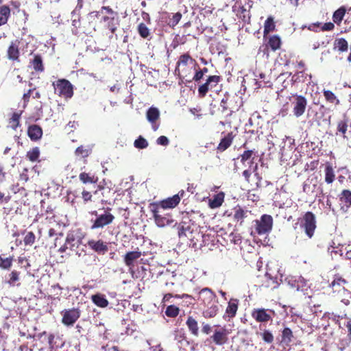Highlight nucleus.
Masks as SVG:
<instances>
[{
	"label": "nucleus",
	"mask_w": 351,
	"mask_h": 351,
	"mask_svg": "<svg viewBox=\"0 0 351 351\" xmlns=\"http://www.w3.org/2000/svg\"><path fill=\"white\" fill-rule=\"evenodd\" d=\"M197 300L206 309L202 315L205 318L215 317L219 312V301L216 293L210 288L205 287L198 292Z\"/></svg>",
	"instance_id": "nucleus-1"
},
{
	"label": "nucleus",
	"mask_w": 351,
	"mask_h": 351,
	"mask_svg": "<svg viewBox=\"0 0 351 351\" xmlns=\"http://www.w3.org/2000/svg\"><path fill=\"white\" fill-rule=\"evenodd\" d=\"M91 14H95L97 17L101 14V21L105 23L106 27L112 34H114L120 25L118 13L114 12L110 6H103L99 11Z\"/></svg>",
	"instance_id": "nucleus-2"
},
{
	"label": "nucleus",
	"mask_w": 351,
	"mask_h": 351,
	"mask_svg": "<svg viewBox=\"0 0 351 351\" xmlns=\"http://www.w3.org/2000/svg\"><path fill=\"white\" fill-rule=\"evenodd\" d=\"M111 208H107L104 212V213L99 214L97 210H93L90 212L91 215H94L95 219H92L90 220L91 226L90 229L98 230L103 229L106 226H108L112 224L115 219V217L113 214L111 213Z\"/></svg>",
	"instance_id": "nucleus-3"
},
{
	"label": "nucleus",
	"mask_w": 351,
	"mask_h": 351,
	"mask_svg": "<svg viewBox=\"0 0 351 351\" xmlns=\"http://www.w3.org/2000/svg\"><path fill=\"white\" fill-rule=\"evenodd\" d=\"M54 93L65 100L71 99L74 95L73 85L66 79H58L53 82Z\"/></svg>",
	"instance_id": "nucleus-4"
},
{
	"label": "nucleus",
	"mask_w": 351,
	"mask_h": 351,
	"mask_svg": "<svg viewBox=\"0 0 351 351\" xmlns=\"http://www.w3.org/2000/svg\"><path fill=\"white\" fill-rule=\"evenodd\" d=\"M300 227L304 230L306 236L311 239L317 227L315 215L311 211L306 212L301 219Z\"/></svg>",
	"instance_id": "nucleus-5"
},
{
	"label": "nucleus",
	"mask_w": 351,
	"mask_h": 351,
	"mask_svg": "<svg viewBox=\"0 0 351 351\" xmlns=\"http://www.w3.org/2000/svg\"><path fill=\"white\" fill-rule=\"evenodd\" d=\"M254 222L256 232L259 235L267 234L272 230L273 218L269 215L264 214L260 219H256Z\"/></svg>",
	"instance_id": "nucleus-6"
},
{
	"label": "nucleus",
	"mask_w": 351,
	"mask_h": 351,
	"mask_svg": "<svg viewBox=\"0 0 351 351\" xmlns=\"http://www.w3.org/2000/svg\"><path fill=\"white\" fill-rule=\"evenodd\" d=\"M221 80L222 78L220 75H215L208 76L206 82L198 88L197 91L199 97L201 98L205 97L208 92L217 87Z\"/></svg>",
	"instance_id": "nucleus-7"
},
{
	"label": "nucleus",
	"mask_w": 351,
	"mask_h": 351,
	"mask_svg": "<svg viewBox=\"0 0 351 351\" xmlns=\"http://www.w3.org/2000/svg\"><path fill=\"white\" fill-rule=\"evenodd\" d=\"M62 323L66 326H73L81 316L79 308L64 309L61 311Z\"/></svg>",
	"instance_id": "nucleus-8"
},
{
	"label": "nucleus",
	"mask_w": 351,
	"mask_h": 351,
	"mask_svg": "<svg viewBox=\"0 0 351 351\" xmlns=\"http://www.w3.org/2000/svg\"><path fill=\"white\" fill-rule=\"evenodd\" d=\"M293 113L296 117H300L305 112L307 106L306 98L301 95H293Z\"/></svg>",
	"instance_id": "nucleus-9"
},
{
	"label": "nucleus",
	"mask_w": 351,
	"mask_h": 351,
	"mask_svg": "<svg viewBox=\"0 0 351 351\" xmlns=\"http://www.w3.org/2000/svg\"><path fill=\"white\" fill-rule=\"evenodd\" d=\"M271 313L274 314L273 310L264 308H255L252 311L251 316L257 322L267 323L272 320Z\"/></svg>",
	"instance_id": "nucleus-10"
},
{
	"label": "nucleus",
	"mask_w": 351,
	"mask_h": 351,
	"mask_svg": "<svg viewBox=\"0 0 351 351\" xmlns=\"http://www.w3.org/2000/svg\"><path fill=\"white\" fill-rule=\"evenodd\" d=\"M151 212L153 214L156 224L160 228H163L166 226L171 225L174 220L172 218V215L167 213L164 215H161V210L155 208H149Z\"/></svg>",
	"instance_id": "nucleus-11"
},
{
	"label": "nucleus",
	"mask_w": 351,
	"mask_h": 351,
	"mask_svg": "<svg viewBox=\"0 0 351 351\" xmlns=\"http://www.w3.org/2000/svg\"><path fill=\"white\" fill-rule=\"evenodd\" d=\"M178 197L172 196L164 199L160 202H154L149 204V208H155L158 210L172 209L178 205Z\"/></svg>",
	"instance_id": "nucleus-12"
},
{
	"label": "nucleus",
	"mask_w": 351,
	"mask_h": 351,
	"mask_svg": "<svg viewBox=\"0 0 351 351\" xmlns=\"http://www.w3.org/2000/svg\"><path fill=\"white\" fill-rule=\"evenodd\" d=\"M87 243L91 250L99 254L104 255L108 251L107 243L101 239L97 241L91 239Z\"/></svg>",
	"instance_id": "nucleus-13"
},
{
	"label": "nucleus",
	"mask_w": 351,
	"mask_h": 351,
	"mask_svg": "<svg viewBox=\"0 0 351 351\" xmlns=\"http://www.w3.org/2000/svg\"><path fill=\"white\" fill-rule=\"evenodd\" d=\"M228 332L225 328L215 330L214 334L211 336V339L215 344L222 346L226 343L228 340Z\"/></svg>",
	"instance_id": "nucleus-14"
},
{
	"label": "nucleus",
	"mask_w": 351,
	"mask_h": 351,
	"mask_svg": "<svg viewBox=\"0 0 351 351\" xmlns=\"http://www.w3.org/2000/svg\"><path fill=\"white\" fill-rule=\"evenodd\" d=\"M348 284V282L339 274H337L334 277V280L330 284V287L333 292L340 293L341 291H347L346 286Z\"/></svg>",
	"instance_id": "nucleus-15"
},
{
	"label": "nucleus",
	"mask_w": 351,
	"mask_h": 351,
	"mask_svg": "<svg viewBox=\"0 0 351 351\" xmlns=\"http://www.w3.org/2000/svg\"><path fill=\"white\" fill-rule=\"evenodd\" d=\"M147 119L152 123V129L156 131L158 130L159 125L156 124V121L160 118V112L157 108L150 107L146 112Z\"/></svg>",
	"instance_id": "nucleus-16"
},
{
	"label": "nucleus",
	"mask_w": 351,
	"mask_h": 351,
	"mask_svg": "<svg viewBox=\"0 0 351 351\" xmlns=\"http://www.w3.org/2000/svg\"><path fill=\"white\" fill-rule=\"evenodd\" d=\"M250 211L244 210L241 206H237L234 208L233 220L240 226H242L244 220L247 218Z\"/></svg>",
	"instance_id": "nucleus-17"
},
{
	"label": "nucleus",
	"mask_w": 351,
	"mask_h": 351,
	"mask_svg": "<svg viewBox=\"0 0 351 351\" xmlns=\"http://www.w3.org/2000/svg\"><path fill=\"white\" fill-rule=\"evenodd\" d=\"M195 62V60L190 56L189 53H184L181 55L178 60L176 63V67L175 69V72L180 75V68H182V71L185 69V67L190 63Z\"/></svg>",
	"instance_id": "nucleus-18"
},
{
	"label": "nucleus",
	"mask_w": 351,
	"mask_h": 351,
	"mask_svg": "<svg viewBox=\"0 0 351 351\" xmlns=\"http://www.w3.org/2000/svg\"><path fill=\"white\" fill-rule=\"evenodd\" d=\"M27 132L30 140L34 142L41 139L43 134L42 128L36 124L29 125L27 128Z\"/></svg>",
	"instance_id": "nucleus-19"
},
{
	"label": "nucleus",
	"mask_w": 351,
	"mask_h": 351,
	"mask_svg": "<svg viewBox=\"0 0 351 351\" xmlns=\"http://www.w3.org/2000/svg\"><path fill=\"white\" fill-rule=\"evenodd\" d=\"M19 41L16 40L12 42L7 51L8 58L12 61L19 62Z\"/></svg>",
	"instance_id": "nucleus-20"
},
{
	"label": "nucleus",
	"mask_w": 351,
	"mask_h": 351,
	"mask_svg": "<svg viewBox=\"0 0 351 351\" xmlns=\"http://www.w3.org/2000/svg\"><path fill=\"white\" fill-rule=\"evenodd\" d=\"M235 135L232 132H228L226 135H225L220 141L217 147V152H223L228 148H229L234 138Z\"/></svg>",
	"instance_id": "nucleus-21"
},
{
	"label": "nucleus",
	"mask_w": 351,
	"mask_h": 351,
	"mask_svg": "<svg viewBox=\"0 0 351 351\" xmlns=\"http://www.w3.org/2000/svg\"><path fill=\"white\" fill-rule=\"evenodd\" d=\"M324 181L327 184H331L336 178L335 169L331 162H327L324 165Z\"/></svg>",
	"instance_id": "nucleus-22"
},
{
	"label": "nucleus",
	"mask_w": 351,
	"mask_h": 351,
	"mask_svg": "<svg viewBox=\"0 0 351 351\" xmlns=\"http://www.w3.org/2000/svg\"><path fill=\"white\" fill-rule=\"evenodd\" d=\"M21 272L17 270H12L7 276L5 282L10 287H20L21 283Z\"/></svg>",
	"instance_id": "nucleus-23"
},
{
	"label": "nucleus",
	"mask_w": 351,
	"mask_h": 351,
	"mask_svg": "<svg viewBox=\"0 0 351 351\" xmlns=\"http://www.w3.org/2000/svg\"><path fill=\"white\" fill-rule=\"evenodd\" d=\"M186 325L189 332L195 336L198 337L199 334L198 322L195 317L189 315L186 321Z\"/></svg>",
	"instance_id": "nucleus-24"
},
{
	"label": "nucleus",
	"mask_w": 351,
	"mask_h": 351,
	"mask_svg": "<svg viewBox=\"0 0 351 351\" xmlns=\"http://www.w3.org/2000/svg\"><path fill=\"white\" fill-rule=\"evenodd\" d=\"M289 75H291V82L293 85L298 83H304L308 77V80H311L312 78L311 74H308L304 71H298L293 75L290 73Z\"/></svg>",
	"instance_id": "nucleus-25"
},
{
	"label": "nucleus",
	"mask_w": 351,
	"mask_h": 351,
	"mask_svg": "<svg viewBox=\"0 0 351 351\" xmlns=\"http://www.w3.org/2000/svg\"><path fill=\"white\" fill-rule=\"evenodd\" d=\"M142 254L139 251H132L127 252L124 256L123 261L128 267L132 268L134 267V262L141 256Z\"/></svg>",
	"instance_id": "nucleus-26"
},
{
	"label": "nucleus",
	"mask_w": 351,
	"mask_h": 351,
	"mask_svg": "<svg viewBox=\"0 0 351 351\" xmlns=\"http://www.w3.org/2000/svg\"><path fill=\"white\" fill-rule=\"evenodd\" d=\"M348 48V43L344 38H336L333 42V50L339 53L347 52Z\"/></svg>",
	"instance_id": "nucleus-27"
},
{
	"label": "nucleus",
	"mask_w": 351,
	"mask_h": 351,
	"mask_svg": "<svg viewBox=\"0 0 351 351\" xmlns=\"http://www.w3.org/2000/svg\"><path fill=\"white\" fill-rule=\"evenodd\" d=\"M280 338L281 343L289 346L294 339V335L292 330L289 327H284L281 330Z\"/></svg>",
	"instance_id": "nucleus-28"
},
{
	"label": "nucleus",
	"mask_w": 351,
	"mask_h": 351,
	"mask_svg": "<svg viewBox=\"0 0 351 351\" xmlns=\"http://www.w3.org/2000/svg\"><path fill=\"white\" fill-rule=\"evenodd\" d=\"M239 306V300L231 298L228 302V306L226 309V313L230 318L235 317Z\"/></svg>",
	"instance_id": "nucleus-29"
},
{
	"label": "nucleus",
	"mask_w": 351,
	"mask_h": 351,
	"mask_svg": "<svg viewBox=\"0 0 351 351\" xmlns=\"http://www.w3.org/2000/svg\"><path fill=\"white\" fill-rule=\"evenodd\" d=\"M225 194L223 192H219L213 195L209 199V207L211 208H217L220 207L224 202Z\"/></svg>",
	"instance_id": "nucleus-30"
},
{
	"label": "nucleus",
	"mask_w": 351,
	"mask_h": 351,
	"mask_svg": "<svg viewBox=\"0 0 351 351\" xmlns=\"http://www.w3.org/2000/svg\"><path fill=\"white\" fill-rule=\"evenodd\" d=\"M11 15V10L8 5H0V26L4 25Z\"/></svg>",
	"instance_id": "nucleus-31"
},
{
	"label": "nucleus",
	"mask_w": 351,
	"mask_h": 351,
	"mask_svg": "<svg viewBox=\"0 0 351 351\" xmlns=\"http://www.w3.org/2000/svg\"><path fill=\"white\" fill-rule=\"evenodd\" d=\"M91 300L96 306L100 308H106L109 304L108 300L106 298L105 295L101 293L93 295Z\"/></svg>",
	"instance_id": "nucleus-32"
},
{
	"label": "nucleus",
	"mask_w": 351,
	"mask_h": 351,
	"mask_svg": "<svg viewBox=\"0 0 351 351\" xmlns=\"http://www.w3.org/2000/svg\"><path fill=\"white\" fill-rule=\"evenodd\" d=\"M92 153V147L89 145H80L75 151V155L79 158H86Z\"/></svg>",
	"instance_id": "nucleus-33"
},
{
	"label": "nucleus",
	"mask_w": 351,
	"mask_h": 351,
	"mask_svg": "<svg viewBox=\"0 0 351 351\" xmlns=\"http://www.w3.org/2000/svg\"><path fill=\"white\" fill-rule=\"evenodd\" d=\"M346 13L345 6H341L333 12L332 19V21L337 25H340Z\"/></svg>",
	"instance_id": "nucleus-34"
},
{
	"label": "nucleus",
	"mask_w": 351,
	"mask_h": 351,
	"mask_svg": "<svg viewBox=\"0 0 351 351\" xmlns=\"http://www.w3.org/2000/svg\"><path fill=\"white\" fill-rule=\"evenodd\" d=\"M281 39L278 35H273L269 37L267 47L271 48L274 51L279 49L281 47Z\"/></svg>",
	"instance_id": "nucleus-35"
},
{
	"label": "nucleus",
	"mask_w": 351,
	"mask_h": 351,
	"mask_svg": "<svg viewBox=\"0 0 351 351\" xmlns=\"http://www.w3.org/2000/svg\"><path fill=\"white\" fill-rule=\"evenodd\" d=\"M22 111L14 112L9 119L8 123L11 128L16 130L17 128L21 126L20 119Z\"/></svg>",
	"instance_id": "nucleus-36"
},
{
	"label": "nucleus",
	"mask_w": 351,
	"mask_h": 351,
	"mask_svg": "<svg viewBox=\"0 0 351 351\" xmlns=\"http://www.w3.org/2000/svg\"><path fill=\"white\" fill-rule=\"evenodd\" d=\"M182 298V299H187V302H189L190 304H194L193 302L195 300V298L189 294L184 293L182 295H173L172 293H166L164 295L162 302H168L171 298Z\"/></svg>",
	"instance_id": "nucleus-37"
},
{
	"label": "nucleus",
	"mask_w": 351,
	"mask_h": 351,
	"mask_svg": "<svg viewBox=\"0 0 351 351\" xmlns=\"http://www.w3.org/2000/svg\"><path fill=\"white\" fill-rule=\"evenodd\" d=\"M237 16L245 23H250L251 15L249 10H247L244 6L239 7Z\"/></svg>",
	"instance_id": "nucleus-38"
},
{
	"label": "nucleus",
	"mask_w": 351,
	"mask_h": 351,
	"mask_svg": "<svg viewBox=\"0 0 351 351\" xmlns=\"http://www.w3.org/2000/svg\"><path fill=\"white\" fill-rule=\"evenodd\" d=\"M257 334L259 335L263 341L267 344H271L274 341V336L268 329H264L262 332Z\"/></svg>",
	"instance_id": "nucleus-39"
},
{
	"label": "nucleus",
	"mask_w": 351,
	"mask_h": 351,
	"mask_svg": "<svg viewBox=\"0 0 351 351\" xmlns=\"http://www.w3.org/2000/svg\"><path fill=\"white\" fill-rule=\"evenodd\" d=\"M32 65L36 72H43L45 69L40 55H35L32 61Z\"/></svg>",
	"instance_id": "nucleus-40"
},
{
	"label": "nucleus",
	"mask_w": 351,
	"mask_h": 351,
	"mask_svg": "<svg viewBox=\"0 0 351 351\" xmlns=\"http://www.w3.org/2000/svg\"><path fill=\"white\" fill-rule=\"evenodd\" d=\"M276 25L274 21V19L271 16H269L264 23V31L263 36L265 38L267 35L275 29Z\"/></svg>",
	"instance_id": "nucleus-41"
},
{
	"label": "nucleus",
	"mask_w": 351,
	"mask_h": 351,
	"mask_svg": "<svg viewBox=\"0 0 351 351\" xmlns=\"http://www.w3.org/2000/svg\"><path fill=\"white\" fill-rule=\"evenodd\" d=\"M40 155V152L39 147H34L27 152L26 158L29 161L34 162L38 161Z\"/></svg>",
	"instance_id": "nucleus-42"
},
{
	"label": "nucleus",
	"mask_w": 351,
	"mask_h": 351,
	"mask_svg": "<svg viewBox=\"0 0 351 351\" xmlns=\"http://www.w3.org/2000/svg\"><path fill=\"white\" fill-rule=\"evenodd\" d=\"M79 179L84 184H92L95 183L97 181V178L94 175L86 172L80 173L79 175Z\"/></svg>",
	"instance_id": "nucleus-43"
},
{
	"label": "nucleus",
	"mask_w": 351,
	"mask_h": 351,
	"mask_svg": "<svg viewBox=\"0 0 351 351\" xmlns=\"http://www.w3.org/2000/svg\"><path fill=\"white\" fill-rule=\"evenodd\" d=\"M191 227L188 222L182 221L178 224L179 237H186L187 232H190Z\"/></svg>",
	"instance_id": "nucleus-44"
},
{
	"label": "nucleus",
	"mask_w": 351,
	"mask_h": 351,
	"mask_svg": "<svg viewBox=\"0 0 351 351\" xmlns=\"http://www.w3.org/2000/svg\"><path fill=\"white\" fill-rule=\"evenodd\" d=\"M324 96L326 100L331 104H335V105H339L340 101L339 99L336 97V95L329 90H324L323 91Z\"/></svg>",
	"instance_id": "nucleus-45"
},
{
	"label": "nucleus",
	"mask_w": 351,
	"mask_h": 351,
	"mask_svg": "<svg viewBox=\"0 0 351 351\" xmlns=\"http://www.w3.org/2000/svg\"><path fill=\"white\" fill-rule=\"evenodd\" d=\"M165 313L168 317L175 318L179 315L180 308L176 305L171 304L166 308Z\"/></svg>",
	"instance_id": "nucleus-46"
},
{
	"label": "nucleus",
	"mask_w": 351,
	"mask_h": 351,
	"mask_svg": "<svg viewBox=\"0 0 351 351\" xmlns=\"http://www.w3.org/2000/svg\"><path fill=\"white\" fill-rule=\"evenodd\" d=\"M13 263V256H9L7 258H3L0 255V268L3 269H9Z\"/></svg>",
	"instance_id": "nucleus-47"
},
{
	"label": "nucleus",
	"mask_w": 351,
	"mask_h": 351,
	"mask_svg": "<svg viewBox=\"0 0 351 351\" xmlns=\"http://www.w3.org/2000/svg\"><path fill=\"white\" fill-rule=\"evenodd\" d=\"M137 30L139 35L143 38H147L150 34L149 29L143 23H141L138 25Z\"/></svg>",
	"instance_id": "nucleus-48"
},
{
	"label": "nucleus",
	"mask_w": 351,
	"mask_h": 351,
	"mask_svg": "<svg viewBox=\"0 0 351 351\" xmlns=\"http://www.w3.org/2000/svg\"><path fill=\"white\" fill-rule=\"evenodd\" d=\"M148 145L147 140L142 136H139L134 142V145L137 149H145Z\"/></svg>",
	"instance_id": "nucleus-49"
},
{
	"label": "nucleus",
	"mask_w": 351,
	"mask_h": 351,
	"mask_svg": "<svg viewBox=\"0 0 351 351\" xmlns=\"http://www.w3.org/2000/svg\"><path fill=\"white\" fill-rule=\"evenodd\" d=\"M340 200L345 204L351 205V191L347 189H344L340 194Z\"/></svg>",
	"instance_id": "nucleus-50"
},
{
	"label": "nucleus",
	"mask_w": 351,
	"mask_h": 351,
	"mask_svg": "<svg viewBox=\"0 0 351 351\" xmlns=\"http://www.w3.org/2000/svg\"><path fill=\"white\" fill-rule=\"evenodd\" d=\"M348 125L347 119L341 120L337 123V131L341 133L344 138L346 137L345 134L348 130Z\"/></svg>",
	"instance_id": "nucleus-51"
},
{
	"label": "nucleus",
	"mask_w": 351,
	"mask_h": 351,
	"mask_svg": "<svg viewBox=\"0 0 351 351\" xmlns=\"http://www.w3.org/2000/svg\"><path fill=\"white\" fill-rule=\"evenodd\" d=\"M36 240L35 234L33 232H28L23 239L25 245H32L34 243Z\"/></svg>",
	"instance_id": "nucleus-52"
},
{
	"label": "nucleus",
	"mask_w": 351,
	"mask_h": 351,
	"mask_svg": "<svg viewBox=\"0 0 351 351\" xmlns=\"http://www.w3.org/2000/svg\"><path fill=\"white\" fill-rule=\"evenodd\" d=\"M174 335L175 340L179 343H182V341H186V333L183 329H178L175 330Z\"/></svg>",
	"instance_id": "nucleus-53"
},
{
	"label": "nucleus",
	"mask_w": 351,
	"mask_h": 351,
	"mask_svg": "<svg viewBox=\"0 0 351 351\" xmlns=\"http://www.w3.org/2000/svg\"><path fill=\"white\" fill-rule=\"evenodd\" d=\"M36 88H30L26 93H25L23 95L22 99L23 102V107H26L28 103L29 102L30 97L32 93H34Z\"/></svg>",
	"instance_id": "nucleus-54"
},
{
	"label": "nucleus",
	"mask_w": 351,
	"mask_h": 351,
	"mask_svg": "<svg viewBox=\"0 0 351 351\" xmlns=\"http://www.w3.org/2000/svg\"><path fill=\"white\" fill-rule=\"evenodd\" d=\"M254 152L253 150H246L242 154L240 155L241 162L244 163L245 161L252 158Z\"/></svg>",
	"instance_id": "nucleus-55"
},
{
	"label": "nucleus",
	"mask_w": 351,
	"mask_h": 351,
	"mask_svg": "<svg viewBox=\"0 0 351 351\" xmlns=\"http://www.w3.org/2000/svg\"><path fill=\"white\" fill-rule=\"evenodd\" d=\"M181 19H182V14L180 12H178L175 13L173 15L172 18L170 19V25L172 27L176 26V25L178 24V23L180 22Z\"/></svg>",
	"instance_id": "nucleus-56"
},
{
	"label": "nucleus",
	"mask_w": 351,
	"mask_h": 351,
	"mask_svg": "<svg viewBox=\"0 0 351 351\" xmlns=\"http://www.w3.org/2000/svg\"><path fill=\"white\" fill-rule=\"evenodd\" d=\"M82 197L83 199L84 203L86 204L88 202H92L93 200V195L92 194L86 190H84L82 192Z\"/></svg>",
	"instance_id": "nucleus-57"
},
{
	"label": "nucleus",
	"mask_w": 351,
	"mask_h": 351,
	"mask_svg": "<svg viewBox=\"0 0 351 351\" xmlns=\"http://www.w3.org/2000/svg\"><path fill=\"white\" fill-rule=\"evenodd\" d=\"M335 23L334 22L326 23L323 25L321 26L320 29L322 32L332 31L335 29Z\"/></svg>",
	"instance_id": "nucleus-58"
},
{
	"label": "nucleus",
	"mask_w": 351,
	"mask_h": 351,
	"mask_svg": "<svg viewBox=\"0 0 351 351\" xmlns=\"http://www.w3.org/2000/svg\"><path fill=\"white\" fill-rule=\"evenodd\" d=\"M228 97L225 96L220 102V107L221 108V111L223 112L227 111L230 109L229 106L228 105Z\"/></svg>",
	"instance_id": "nucleus-59"
},
{
	"label": "nucleus",
	"mask_w": 351,
	"mask_h": 351,
	"mask_svg": "<svg viewBox=\"0 0 351 351\" xmlns=\"http://www.w3.org/2000/svg\"><path fill=\"white\" fill-rule=\"evenodd\" d=\"M156 143L158 145H163V146H167V145H169V139H168V138L167 136H159L157 138Z\"/></svg>",
	"instance_id": "nucleus-60"
},
{
	"label": "nucleus",
	"mask_w": 351,
	"mask_h": 351,
	"mask_svg": "<svg viewBox=\"0 0 351 351\" xmlns=\"http://www.w3.org/2000/svg\"><path fill=\"white\" fill-rule=\"evenodd\" d=\"M302 191L306 194H309L310 193H312L313 191V189H311V183L308 182V180L304 182Z\"/></svg>",
	"instance_id": "nucleus-61"
},
{
	"label": "nucleus",
	"mask_w": 351,
	"mask_h": 351,
	"mask_svg": "<svg viewBox=\"0 0 351 351\" xmlns=\"http://www.w3.org/2000/svg\"><path fill=\"white\" fill-rule=\"evenodd\" d=\"M212 331V327L210 324L203 322L202 323V332L204 334L208 335Z\"/></svg>",
	"instance_id": "nucleus-62"
},
{
	"label": "nucleus",
	"mask_w": 351,
	"mask_h": 351,
	"mask_svg": "<svg viewBox=\"0 0 351 351\" xmlns=\"http://www.w3.org/2000/svg\"><path fill=\"white\" fill-rule=\"evenodd\" d=\"M319 165V160H315L311 161L309 164H306V167L311 170L313 171L317 169Z\"/></svg>",
	"instance_id": "nucleus-63"
},
{
	"label": "nucleus",
	"mask_w": 351,
	"mask_h": 351,
	"mask_svg": "<svg viewBox=\"0 0 351 351\" xmlns=\"http://www.w3.org/2000/svg\"><path fill=\"white\" fill-rule=\"evenodd\" d=\"M203 76H204V75L199 69V70L196 71L195 74L194 75V76L193 77V80L195 81V82H197L203 78Z\"/></svg>",
	"instance_id": "nucleus-64"
}]
</instances>
